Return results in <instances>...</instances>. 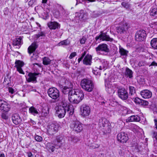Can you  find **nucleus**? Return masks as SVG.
Masks as SVG:
<instances>
[{"instance_id": "nucleus-17", "label": "nucleus", "mask_w": 157, "mask_h": 157, "mask_svg": "<svg viewBox=\"0 0 157 157\" xmlns=\"http://www.w3.org/2000/svg\"><path fill=\"white\" fill-rule=\"evenodd\" d=\"M128 27L127 24L125 23L123 25L119 26L116 28L117 32L120 34H125L127 33Z\"/></svg>"}, {"instance_id": "nucleus-64", "label": "nucleus", "mask_w": 157, "mask_h": 157, "mask_svg": "<svg viewBox=\"0 0 157 157\" xmlns=\"http://www.w3.org/2000/svg\"><path fill=\"white\" fill-rule=\"evenodd\" d=\"M98 157H104V155L101 154L98 155Z\"/></svg>"}, {"instance_id": "nucleus-16", "label": "nucleus", "mask_w": 157, "mask_h": 157, "mask_svg": "<svg viewBox=\"0 0 157 157\" xmlns=\"http://www.w3.org/2000/svg\"><path fill=\"white\" fill-rule=\"evenodd\" d=\"M96 40L97 41L98 40H105L107 41H111L113 39L110 37L109 36L105 33H101L99 36L95 37Z\"/></svg>"}, {"instance_id": "nucleus-29", "label": "nucleus", "mask_w": 157, "mask_h": 157, "mask_svg": "<svg viewBox=\"0 0 157 157\" xmlns=\"http://www.w3.org/2000/svg\"><path fill=\"white\" fill-rule=\"evenodd\" d=\"M140 120V117L137 115H133L128 117L126 120L127 122H130L133 121L138 122Z\"/></svg>"}, {"instance_id": "nucleus-43", "label": "nucleus", "mask_w": 157, "mask_h": 157, "mask_svg": "<svg viewBox=\"0 0 157 157\" xmlns=\"http://www.w3.org/2000/svg\"><path fill=\"white\" fill-rule=\"evenodd\" d=\"M129 94L132 95H134L135 94L136 90L135 88L132 86H130L129 87Z\"/></svg>"}, {"instance_id": "nucleus-9", "label": "nucleus", "mask_w": 157, "mask_h": 157, "mask_svg": "<svg viewBox=\"0 0 157 157\" xmlns=\"http://www.w3.org/2000/svg\"><path fill=\"white\" fill-rule=\"evenodd\" d=\"M80 111L81 116L85 117L89 116L90 114L91 108L88 105H83L81 107Z\"/></svg>"}, {"instance_id": "nucleus-1", "label": "nucleus", "mask_w": 157, "mask_h": 157, "mask_svg": "<svg viewBox=\"0 0 157 157\" xmlns=\"http://www.w3.org/2000/svg\"><path fill=\"white\" fill-rule=\"evenodd\" d=\"M62 91L64 94H68L69 100L73 104L78 103L84 96L82 90L78 89L72 90L71 87L63 86Z\"/></svg>"}, {"instance_id": "nucleus-19", "label": "nucleus", "mask_w": 157, "mask_h": 157, "mask_svg": "<svg viewBox=\"0 0 157 157\" xmlns=\"http://www.w3.org/2000/svg\"><path fill=\"white\" fill-rule=\"evenodd\" d=\"M40 74L39 73H29L28 75V77L26 78V79L29 82H36V76Z\"/></svg>"}, {"instance_id": "nucleus-18", "label": "nucleus", "mask_w": 157, "mask_h": 157, "mask_svg": "<svg viewBox=\"0 0 157 157\" xmlns=\"http://www.w3.org/2000/svg\"><path fill=\"white\" fill-rule=\"evenodd\" d=\"M75 18L77 20L83 21L87 17V14L83 10H81L79 12L75 14Z\"/></svg>"}, {"instance_id": "nucleus-4", "label": "nucleus", "mask_w": 157, "mask_h": 157, "mask_svg": "<svg viewBox=\"0 0 157 157\" xmlns=\"http://www.w3.org/2000/svg\"><path fill=\"white\" fill-rule=\"evenodd\" d=\"M80 85L83 89L89 92H91L94 88L93 82L87 79L82 80L81 82Z\"/></svg>"}, {"instance_id": "nucleus-40", "label": "nucleus", "mask_w": 157, "mask_h": 157, "mask_svg": "<svg viewBox=\"0 0 157 157\" xmlns=\"http://www.w3.org/2000/svg\"><path fill=\"white\" fill-rule=\"evenodd\" d=\"M43 63L45 65H48L50 64L51 60L48 57H44L43 59Z\"/></svg>"}, {"instance_id": "nucleus-59", "label": "nucleus", "mask_w": 157, "mask_h": 157, "mask_svg": "<svg viewBox=\"0 0 157 157\" xmlns=\"http://www.w3.org/2000/svg\"><path fill=\"white\" fill-rule=\"evenodd\" d=\"M155 123L154 128L157 129V119H155L154 120Z\"/></svg>"}, {"instance_id": "nucleus-2", "label": "nucleus", "mask_w": 157, "mask_h": 157, "mask_svg": "<svg viewBox=\"0 0 157 157\" xmlns=\"http://www.w3.org/2000/svg\"><path fill=\"white\" fill-rule=\"evenodd\" d=\"M62 106H57L55 109V114L59 118H63L67 113L69 115H72L74 112L73 106L68 104L65 100H63L61 102Z\"/></svg>"}, {"instance_id": "nucleus-5", "label": "nucleus", "mask_w": 157, "mask_h": 157, "mask_svg": "<svg viewBox=\"0 0 157 157\" xmlns=\"http://www.w3.org/2000/svg\"><path fill=\"white\" fill-rule=\"evenodd\" d=\"M105 86L106 91L109 94H114L116 89L118 90L121 88L118 84H111L109 82H106Z\"/></svg>"}, {"instance_id": "nucleus-37", "label": "nucleus", "mask_w": 157, "mask_h": 157, "mask_svg": "<svg viewBox=\"0 0 157 157\" xmlns=\"http://www.w3.org/2000/svg\"><path fill=\"white\" fill-rule=\"evenodd\" d=\"M68 140L69 141L73 142L74 143H76L79 140L77 137L73 136L69 137Z\"/></svg>"}, {"instance_id": "nucleus-50", "label": "nucleus", "mask_w": 157, "mask_h": 157, "mask_svg": "<svg viewBox=\"0 0 157 157\" xmlns=\"http://www.w3.org/2000/svg\"><path fill=\"white\" fill-rule=\"evenodd\" d=\"M86 52H87L86 51H84V52L82 54V55L81 57L78 58V62H79L80 61L82 60L83 59V58L86 55Z\"/></svg>"}, {"instance_id": "nucleus-38", "label": "nucleus", "mask_w": 157, "mask_h": 157, "mask_svg": "<svg viewBox=\"0 0 157 157\" xmlns=\"http://www.w3.org/2000/svg\"><path fill=\"white\" fill-rule=\"evenodd\" d=\"M58 125L55 124H52L51 126V129H49V130L52 132V134H53L54 132H56L57 131L58 129Z\"/></svg>"}, {"instance_id": "nucleus-47", "label": "nucleus", "mask_w": 157, "mask_h": 157, "mask_svg": "<svg viewBox=\"0 0 157 157\" xmlns=\"http://www.w3.org/2000/svg\"><path fill=\"white\" fill-rule=\"evenodd\" d=\"M35 139V140L37 142H41L43 140L42 137L38 135H36Z\"/></svg>"}, {"instance_id": "nucleus-7", "label": "nucleus", "mask_w": 157, "mask_h": 157, "mask_svg": "<svg viewBox=\"0 0 157 157\" xmlns=\"http://www.w3.org/2000/svg\"><path fill=\"white\" fill-rule=\"evenodd\" d=\"M97 54L99 55H105V53L109 52V49L108 45L106 44H100L95 48Z\"/></svg>"}, {"instance_id": "nucleus-23", "label": "nucleus", "mask_w": 157, "mask_h": 157, "mask_svg": "<svg viewBox=\"0 0 157 157\" xmlns=\"http://www.w3.org/2000/svg\"><path fill=\"white\" fill-rule=\"evenodd\" d=\"M120 113L123 116H125L126 114L132 113V111L130 109H128L126 107L120 105Z\"/></svg>"}, {"instance_id": "nucleus-51", "label": "nucleus", "mask_w": 157, "mask_h": 157, "mask_svg": "<svg viewBox=\"0 0 157 157\" xmlns=\"http://www.w3.org/2000/svg\"><path fill=\"white\" fill-rule=\"evenodd\" d=\"M2 118L5 120H6L8 118V117L6 114L4 113H2L1 115Z\"/></svg>"}, {"instance_id": "nucleus-54", "label": "nucleus", "mask_w": 157, "mask_h": 157, "mask_svg": "<svg viewBox=\"0 0 157 157\" xmlns=\"http://www.w3.org/2000/svg\"><path fill=\"white\" fill-rule=\"evenodd\" d=\"M8 91L9 93H11V94H13L15 92L14 90L11 87H9L8 89Z\"/></svg>"}, {"instance_id": "nucleus-58", "label": "nucleus", "mask_w": 157, "mask_h": 157, "mask_svg": "<svg viewBox=\"0 0 157 157\" xmlns=\"http://www.w3.org/2000/svg\"><path fill=\"white\" fill-rule=\"evenodd\" d=\"M28 157H36V155H33L31 152H28L27 153Z\"/></svg>"}, {"instance_id": "nucleus-35", "label": "nucleus", "mask_w": 157, "mask_h": 157, "mask_svg": "<svg viewBox=\"0 0 157 157\" xmlns=\"http://www.w3.org/2000/svg\"><path fill=\"white\" fill-rule=\"evenodd\" d=\"M133 72L131 70L128 68H126V72L125 75L127 77H129L130 78L132 77Z\"/></svg>"}, {"instance_id": "nucleus-34", "label": "nucleus", "mask_w": 157, "mask_h": 157, "mask_svg": "<svg viewBox=\"0 0 157 157\" xmlns=\"http://www.w3.org/2000/svg\"><path fill=\"white\" fill-rule=\"evenodd\" d=\"M151 46L155 49H157V38L153 39L151 41Z\"/></svg>"}, {"instance_id": "nucleus-49", "label": "nucleus", "mask_w": 157, "mask_h": 157, "mask_svg": "<svg viewBox=\"0 0 157 157\" xmlns=\"http://www.w3.org/2000/svg\"><path fill=\"white\" fill-rule=\"evenodd\" d=\"M63 139V137L62 136H57L56 138V140H57V141L58 143H60L61 141Z\"/></svg>"}, {"instance_id": "nucleus-31", "label": "nucleus", "mask_w": 157, "mask_h": 157, "mask_svg": "<svg viewBox=\"0 0 157 157\" xmlns=\"http://www.w3.org/2000/svg\"><path fill=\"white\" fill-rule=\"evenodd\" d=\"M150 14L154 18L157 17V8L151 9L150 11Z\"/></svg>"}, {"instance_id": "nucleus-39", "label": "nucleus", "mask_w": 157, "mask_h": 157, "mask_svg": "<svg viewBox=\"0 0 157 157\" xmlns=\"http://www.w3.org/2000/svg\"><path fill=\"white\" fill-rule=\"evenodd\" d=\"M70 42L67 40H63L59 43L58 45L59 46L61 45L67 46L69 44Z\"/></svg>"}, {"instance_id": "nucleus-45", "label": "nucleus", "mask_w": 157, "mask_h": 157, "mask_svg": "<svg viewBox=\"0 0 157 157\" xmlns=\"http://www.w3.org/2000/svg\"><path fill=\"white\" fill-rule=\"evenodd\" d=\"M100 145L94 142L91 143L90 145V147L92 149H95L98 148Z\"/></svg>"}, {"instance_id": "nucleus-20", "label": "nucleus", "mask_w": 157, "mask_h": 157, "mask_svg": "<svg viewBox=\"0 0 157 157\" xmlns=\"http://www.w3.org/2000/svg\"><path fill=\"white\" fill-rule=\"evenodd\" d=\"M48 26L50 29L55 30L59 29L60 25L56 21H50L47 24Z\"/></svg>"}, {"instance_id": "nucleus-14", "label": "nucleus", "mask_w": 157, "mask_h": 157, "mask_svg": "<svg viewBox=\"0 0 157 157\" xmlns=\"http://www.w3.org/2000/svg\"><path fill=\"white\" fill-rule=\"evenodd\" d=\"M94 59L96 61L100 63V65L99 66V69L104 71L107 68L108 63L106 60L105 59H101L98 57L95 58Z\"/></svg>"}, {"instance_id": "nucleus-15", "label": "nucleus", "mask_w": 157, "mask_h": 157, "mask_svg": "<svg viewBox=\"0 0 157 157\" xmlns=\"http://www.w3.org/2000/svg\"><path fill=\"white\" fill-rule=\"evenodd\" d=\"M15 64V67L16 68L17 71L20 74H25V73L21 68L24 65V62L20 60H16Z\"/></svg>"}, {"instance_id": "nucleus-8", "label": "nucleus", "mask_w": 157, "mask_h": 157, "mask_svg": "<svg viewBox=\"0 0 157 157\" xmlns=\"http://www.w3.org/2000/svg\"><path fill=\"white\" fill-rule=\"evenodd\" d=\"M48 96L54 99H57L59 96V90L55 87L50 88L48 91Z\"/></svg>"}, {"instance_id": "nucleus-21", "label": "nucleus", "mask_w": 157, "mask_h": 157, "mask_svg": "<svg viewBox=\"0 0 157 157\" xmlns=\"http://www.w3.org/2000/svg\"><path fill=\"white\" fill-rule=\"evenodd\" d=\"M21 40L22 38L21 36L13 40L12 43L13 45L15 48H20L22 44Z\"/></svg>"}, {"instance_id": "nucleus-11", "label": "nucleus", "mask_w": 157, "mask_h": 157, "mask_svg": "<svg viewBox=\"0 0 157 157\" xmlns=\"http://www.w3.org/2000/svg\"><path fill=\"white\" fill-rule=\"evenodd\" d=\"M117 95L123 100H126L128 98V94L124 88H121L117 90Z\"/></svg>"}, {"instance_id": "nucleus-36", "label": "nucleus", "mask_w": 157, "mask_h": 157, "mask_svg": "<svg viewBox=\"0 0 157 157\" xmlns=\"http://www.w3.org/2000/svg\"><path fill=\"white\" fill-rule=\"evenodd\" d=\"M59 10L60 11V17H63L67 16L68 14L66 11L62 7H59Z\"/></svg>"}, {"instance_id": "nucleus-3", "label": "nucleus", "mask_w": 157, "mask_h": 157, "mask_svg": "<svg viewBox=\"0 0 157 157\" xmlns=\"http://www.w3.org/2000/svg\"><path fill=\"white\" fill-rule=\"evenodd\" d=\"M98 126L104 133H109L111 131V124L105 118H102L99 120Z\"/></svg>"}, {"instance_id": "nucleus-42", "label": "nucleus", "mask_w": 157, "mask_h": 157, "mask_svg": "<svg viewBox=\"0 0 157 157\" xmlns=\"http://www.w3.org/2000/svg\"><path fill=\"white\" fill-rule=\"evenodd\" d=\"M100 70H101L99 69V67H95L93 68L92 71L93 73L96 75H100Z\"/></svg>"}, {"instance_id": "nucleus-25", "label": "nucleus", "mask_w": 157, "mask_h": 157, "mask_svg": "<svg viewBox=\"0 0 157 157\" xmlns=\"http://www.w3.org/2000/svg\"><path fill=\"white\" fill-rule=\"evenodd\" d=\"M12 120L13 123L16 125L19 124L21 121L20 117L17 113H15L13 115L12 117Z\"/></svg>"}, {"instance_id": "nucleus-48", "label": "nucleus", "mask_w": 157, "mask_h": 157, "mask_svg": "<svg viewBox=\"0 0 157 157\" xmlns=\"http://www.w3.org/2000/svg\"><path fill=\"white\" fill-rule=\"evenodd\" d=\"M121 5L123 7L126 9H128L129 7V4L125 2H123L121 3Z\"/></svg>"}, {"instance_id": "nucleus-44", "label": "nucleus", "mask_w": 157, "mask_h": 157, "mask_svg": "<svg viewBox=\"0 0 157 157\" xmlns=\"http://www.w3.org/2000/svg\"><path fill=\"white\" fill-rule=\"evenodd\" d=\"M45 36V34L43 32H41L37 34L36 35V36L37 38L39 39H42Z\"/></svg>"}, {"instance_id": "nucleus-53", "label": "nucleus", "mask_w": 157, "mask_h": 157, "mask_svg": "<svg viewBox=\"0 0 157 157\" xmlns=\"http://www.w3.org/2000/svg\"><path fill=\"white\" fill-rule=\"evenodd\" d=\"M152 137L155 138L156 140H157V132L154 131L152 133Z\"/></svg>"}, {"instance_id": "nucleus-62", "label": "nucleus", "mask_w": 157, "mask_h": 157, "mask_svg": "<svg viewBox=\"0 0 157 157\" xmlns=\"http://www.w3.org/2000/svg\"><path fill=\"white\" fill-rule=\"evenodd\" d=\"M103 100V101H101V104H105L106 103V101H105L103 99H102V100Z\"/></svg>"}, {"instance_id": "nucleus-13", "label": "nucleus", "mask_w": 157, "mask_h": 157, "mask_svg": "<svg viewBox=\"0 0 157 157\" xmlns=\"http://www.w3.org/2000/svg\"><path fill=\"white\" fill-rule=\"evenodd\" d=\"M10 109V106L6 101L0 99V109L5 112H8Z\"/></svg>"}, {"instance_id": "nucleus-33", "label": "nucleus", "mask_w": 157, "mask_h": 157, "mask_svg": "<svg viewBox=\"0 0 157 157\" xmlns=\"http://www.w3.org/2000/svg\"><path fill=\"white\" fill-rule=\"evenodd\" d=\"M116 80L115 75H111L109 77L108 79H106L105 81V84L107 82H109L112 84V82L115 81Z\"/></svg>"}, {"instance_id": "nucleus-22", "label": "nucleus", "mask_w": 157, "mask_h": 157, "mask_svg": "<svg viewBox=\"0 0 157 157\" xmlns=\"http://www.w3.org/2000/svg\"><path fill=\"white\" fill-rule=\"evenodd\" d=\"M60 146L61 145H54L53 143H48L47 144L46 148L49 152H53L55 151V148L58 149Z\"/></svg>"}, {"instance_id": "nucleus-60", "label": "nucleus", "mask_w": 157, "mask_h": 157, "mask_svg": "<svg viewBox=\"0 0 157 157\" xmlns=\"http://www.w3.org/2000/svg\"><path fill=\"white\" fill-rule=\"evenodd\" d=\"M47 1L48 0H42V4H46Z\"/></svg>"}, {"instance_id": "nucleus-32", "label": "nucleus", "mask_w": 157, "mask_h": 157, "mask_svg": "<svg viewBox=\"0 0 157 157\" xmlns=\"http://www.w3.org/2000/svg\"><path fill=\"white\" fill-rule=\"evenodd\" d=\"M119 52L121 55L125 57L127 56L128 52V51L124 49V48L121 47L120 46L119 47Z\"/></svg>"}, {"instance_id": "nucleus-41", "label": "nucleus", "mask_w": 157, "mask_h": 157, "mask_svg": "<svg viewBox=\"0 0 157 157\" xmlns=\"http://www.w3.org/2000/svg\"><path fill=\"white\" fill-rule=\"evenodd\" d=\"M53 13L56 17H60V11L59 9L58 10H54Z\"/></svg>"}, {"instance_id": "nucleus-61", "label": "nucleus", "mask_w": 157, "mask_h": 157, "mask_svg": "<svg viewBox=\"0 0 157 157\" xmlns=\"http://www.w3.org/2000/svg\"><path fill=\"white\" fill-rule=\"evenodd\" d=\"M30 122L32 123L33 125H35L36 124L35 122L32 119H30Z\"/></svg>"}, {"instance_id": "nucleus-57", "label": "nucleus", "mask_w": 157, "mask_h": 157, "mask_svg": "<svg viewBox=\"0 0 157 157\" xmlns=\"http://www.w3.org/2000/svg\"><path fill=\"white\" fill-rule=\"evenodd\" d=\"M86 40V39L85 38L83 37L80 40V43L82 44H84Z\"/></svg>"}, {"instance_id": "nucleus-46", "label": "nucleus", "mask_w": 157, "mask_h": 157, "mask_svg": "<svg viewBox=\"0 0 157 157\" xmlns=\"http://www.w3.org/2000/svg\"><path fill=\"white\" fill-rule=\"evenodd\" d=\"M33 65L34 66V67L33 68V69L34 70V71H35V69L37 67V69L36 70V71L37 72L39 71V70H38L39 68H41V66L40 64L37 63H35L33 64Z\"/></svg>"}, {"instance_id": "nucleus-6", "label": "nucleus", "mask_w": 157, "mask_h": 157, "mask_svg": "<svg viewBox=\"0 0 157 157\" xmlns=\"http://www.w3.org/2000/svg\"><path fill=\"white\" fill-rule=\"evenodd\" d=\"M70 127L77 132H80L83 129V125L78 121H74L70 125Z\"/></svg>"}, {"instance_id": "nucleus-26", "label": "nucleus", "mask_w": 157, "mask_h": 157, "mask_svg": "<svg viewBox=\"0 0 157 157\" xmlns=\"http://www.w3.org/2000/svg\"><path fill=\"white\" fill-rule=\"evenodd\" d=\"M134 101L136 103L140 105H147L148 103L147 101L138 98H135Z\"/></svg>"}, {"instance_id": "nucleus-52", "label": "nucleus", "mask_w": 157, "mask_h": 157, "mask_svg": "<svg viewBox=\"0 0 157 157\" xmlns=\"http://www.w3.org/2000/svg\"><path fill=\"white\" fill-rule=\"evenodd\" d=\"M76 53L75 52H73L69 56V58L70 59H72L75 57L76 56Z\"/></svg>"}, {"instance_id": "nucleus-30", "label": "nucleus", "mask_w": 157, "mask_h": 157, "mask_svg": "<svg viewBox=\"0 0 157 157\" xmlns=\"http://www.w3.org/2000/svg\"><path fill=\"white\" fill-rule=\"evenodd\" d=\"M29 111L31 114L35 116L39 113V110L33 106L31 107L29 109Z\"/></svg>"}, {"instance_id": "nucleus-56", "label": "nucleus", "mask_w": 157, "mask_h": 157, "mask_svg": "<svg viewBox=\"0 0 157 157\" xmlns=\"http://www.w3.org/2000/svg\"><path fill=\"white\" fill-rule=\"evenodd\" d=\"M49 10H48V11H47L46 13H44V19H47L49 17L48 13L49 12Z\"/></svg>"}, {"instance_id": "nucleus-28", "label": "nucleus", "mask_w": 157, "mask_h": 157, "mask_svg": "<svg viewBox=\"0 0 157 157\" xmlns=\"http://www.w3.org/2000/svg\"><path fill=\"white\" fill-rule=\"evenodd\" d=\"M38 47L36 43H32L28 48V51L30 55L35 52Z\"/></svg>"}, {"instance_id": "nucleus-55", "label": "nucleus", "mask_w": 157, "mask_h": 157, "mask_svg": "<svg viewBox=\"0 0 157 157\" xmlns=\"http://www.w3.org/2000/svg\"><path fill=\"white\" fill-rule=\"evenodd\" d=\"M28 5L30 6H32L35 2V0H28Z\"/></svg>"}, {"instance_id": "nucleus-63", "label": "nucleus", "mask_w": 157, "mask_h": 157, "mask_svg": "<svg viewBox=\"0 0 157 157\" xmlns=\"http://www.w3.org/2000/svg\"><path fill=\"white\" fill-rule=\"evenodd\" d=\"M0 157H5V155L4 154H0Z\"/></svg>"}, {"instance_id": "nucleus-12", "label": "nucleus", "mask_w": 157, "mask_h": 157, "mask_svg": "<svg viewBox=\"0 0 157 157\" xmlns=\"http://www.w3.org/2000/svg\"><path fill=\"white\" fill-rule=\"evenodd\" d=\"M118 142L121 143H125L128 140V136L127 133L121 132L119 133L117 136Z\"/></svg>"}, {"instance_id": "nucleus-24", "label": "nucleus", "mask_w": 157, "mask_h": 157, "mask_svg": "<svg viewBox=\"0 0 157 157\" xmlns=\"http://www.w3.org/2000/svg\"><path fill=\"white\" fill-rule=\"evenodd\" d=\"M140 95L144 98H149L152 96L151 92L147 90H144L140 92Z\"/></svg>"}, {"instance_id": "nucleus-10", "label": "nucleus", "mask_w": 157, "mask_h": 157, "mask_svg": "<svg viewBox=\"0 0 157 157\" xmlns=\"http://www.w3.org/2000/svg\"><path fill=\"white\" fill-rule=\"evenodd\" d=\"M146 36V32L143 29L140 30L136 33L135 36V40L137 41L143 40Z\"/></svg>"}, {"instance_id": "nucleus-27", "label": "nucleus", "mask_w": 157, "mask_h": 157, "mask_svg": "<svg viewBox=\"0 0 157 157\" xmlns=\"http://www.w3.org/2000/svg\"><path fill=\"white\" fill-rule=\"evenodd\" d=\"M92 57L91 55H86L83 60V63L86 65H90L92 63Z\"/></svg>"}]
</instances>
